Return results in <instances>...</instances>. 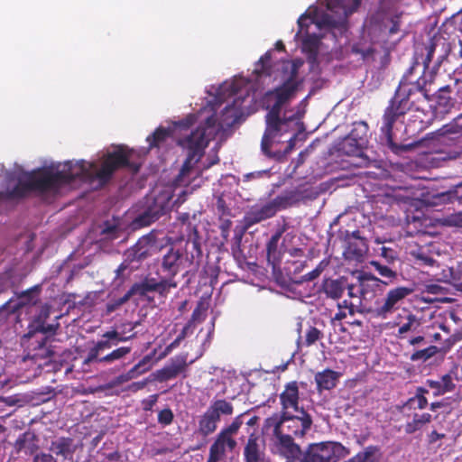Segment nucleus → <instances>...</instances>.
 Here are the masks:
<instances>
[{
  "label": "nucleus",
  "mask_w": 462,
  "mask_h": 462,
  "mask_svg": "<svg viewBox=\"0 0 462 462\" xmlns=\"http://www.w3.org/2000/svg\"><path fill=\"white\" fill-rule=\"evenodd\" d=\"M259 441L260 437L257 434L252 433L249 435L244 448L245 462H263L264 454Z\"/></svg>",
  "instance_id": "4be33fe9"
},
{
  "label": "nucleus",
  "mask_w": 462,
  "mask_h": 462,
  "mask_svg": "<svg viewBox=\"0 0 462 462\" xmlns=\"http://www.w3.org/2000/svg\"><path fill=\"white\" fill-rule=\"evenodd\" d=\"M189 232L187 236V243H186V254L188 255V253L190 254L189 260H192V265H194V260L196 258H200L202 256V249H201V240L202 237L200 236L199 230L197 226H191L189 225Z\"/></svg>",
  "instance_id": "b1692460"
},
{
  "label": "nucleus",
  "mask_w": 462,
  "mask_h": 462,
  "mask_svg": "<svg viewBox=\"0 0 462 462\" xmlns=\"http://www.w3.org/2000/svg\"><path fill=\"white\" fill-rule=\"evenodd\" d=\"M150 361V356H144L141 361H139L135 365H134L126 374L118 375L114 384H120L125 383L137 375L146 372L149 368L143 367Z\"/></svg>",
  "instance_id": "2f4dec72"
},
{
  "label": "nucleus",
  "mask_w": 462,
  "mask_h": 462,
  "mask_svg": "<svg viewBox=\"0 0 462 462\" xmlns=\"http://www.w3.org/2000/svg\"><path fill=\"white\" fill-rule=\"evenodd\" d=\"M412 255L423 265L434 266L436 263V260L433 257L422 252L421 250L412 253Z\"/></svg>",
  "instance_id": "052dcab7"
},
{
  "label": "nucleus",
  "mask_w": 462,
  "mask_h": 462,
  "mask_svg": "<svg viewBox=\"0 0 462 462\" xmlns=\"http://www.w3.org/2000/svg\"><path fill=\"white\" fill-rule=\"evenodd\" d=\"M298 412L299 415H291L289 411H282L279 420L272 418L268 421L270 424L271 421L274 422L273 428L277 431L282 430L286 434L301 438L310 429L312 418L303 408Z\"/></svg>",
  "instance_id": "423d86ee"
},
{
  "label": "nucleus",
  "mask_w": 462,
  "mask_h": 462,
  "mask_svg": "<svg viewBox=\"0 0 462 462\" xmlns=\"http://www.w3.org/2000/svg\"><path fill=\"white\" fill-rule=\"evenodd\" d=\"M441 350L442 349L438 347L437 346H430L424 349L417 350L414 353H412L410 359L413 362H416V361L426 362L430 358L433 357L438 353H439Z\"/></svg>",
  "instance_id": "37998d69"
},
{
  "label": "nucleus",
  "mask_w": 462,
  "mask_h": 462,
  "mask_svg": "<svg viewBox=\"0 0 462 462\" xmlns=\"http://www.w3.org/2000/svg\"><path fill=\"white\" fill-rule=\"evenodd\" d=\"M208 410L220 420L221 415L230 416L233 414L234 406L225 399H217L210 403Z\"/></svg>",
  "instance_id": "473e14b6"
},
{
  "label": "nucleus",
  "mask_w": 462,
  "mask_h": 462,
  "mask_svg": "<svg viewBox=\"0 0 462 462\" xmlns=\"http://www.w3.org/2000/svg\"><path fill=\"white\" fill-rule=\"evenodd\" d=\"M345 241L346 242V253L352 258L359 259L368 250L367 240L360 236L359 230H355L352 233L346 232Z\"/></svg>",
  "instance_id": "dca6fc26"
},
{
  "label": "nucleus",
  "mask_w": 462,
  "mask_h": 462,
  "mask_svg": "<svg viewBox=\"0 0 462 462\" xmlns=\"http://www.w3.org/2000/svg\"><path fill=\"white\" fill-rule=\"evenodd\" d=\"M450 284L459 292L462 293V273H458V267L456 265L449 269Z\"/></svg>",
  "instance_id": "6e6d98bb"
},
{
  "label": "nucleus",
  "mask_w": 462,
  "mask_h": 462,
  "mask_svg": "<svg viewBox=\"0 0 462 462\" xmlns=\"http://www.w3.org/2000/svg\"><path fill=\"white\" fill-rule=\"evenodd\" d=\"M366 126L367 125L365 123H362L359 125V127L362 128L361 131L358 127H355L354 129H352V131L349 133V134L347 135V137H353L354 139H356V141H362V143H365L366 142V139H365V135H366Z\"/></svg>",
  "instance_id": "4d7b16f0"
},
{
  "label": "nucleus",
  "mask_w": 462,
  "mask_h": 462,
  "mask_svg": "<svg viewBox=\"0 0 462 462\" xmlns=\"http://www.w3.org/2000/svg\"><path fill=\"white\" fill-rule=\"evenodd\" d=\"M410 85H413V79H409V74L403 75L394 95L398 99L403 98V101L408 103L409 111L411 109L419 110L420 103L431 100V95L415 94L413 90L411 91V95H407L406 91H403V88H405V90H407V88H410Z\"/></svg>",
  "instance_id": "ddd939ff"
},
{
  "label": "nucleus",
  "mask_w": 462,
  "mask_h": 462,
  "mask_svg": "<svg viewBox=\"0 0 462 462\" xmlns=\"http://www.w3.org/2000/svg\"><path fill=\"white\" fill-rule=\"evenodd\" d=\"M402 99H398L395 95L392 97L389 105L384 109L383 122L380 127L381 138L385 141L386 145L392 152L398 153L406 151V146L398 144L393 141V125L397 122L403 123L405 115L409 111V105Z\"/></svg>",
  "instance_id": "20e7f679"
},
{
  "label": "nucleus",
  "mask_w": 462,
  "mask_h": 462,
  "mask_svg": "<svg viewBox=\"0 0 462 462\" xmlns=\"http://www.w3.org/2000/svg\"><path fill=\"white\" fill-rule=\"evenodd\" d=\"M346 288L347 280L346 278H325L319 291L325 294L328 299L337 300L343 296Z\"/></svg>",
  "instance_id": "f3484780"
},
{
  "label": "nucleus",
  "mask_w": 462,
  "mask_h": 462,
  "mask_svg": "<svg viewBox=\"0 0 462 462\" xmlns=\"http://www.w3.org/2000/svg\"><path fill=\"white\" fill-rule=\"evenodd\" d=\"M208 143L209 139L206 136L202 128L191 131L189 134L178 140L177 143L188 151V156L181 166L179 178H184L190 173L194 165L203 156Z\"/></svg>",
  "instance_id": "39448f33"
},
{
  "label": "nucleus",
  "mask_w": 462,
  "mask_h": 462,
  "mask_svg": "<svg viewBox=\"0 0 462 462\" xmlns=\"http://www.w3.org/2000/svg\"><path fill=\"white\" fill-rule=\"evenodd\" d=\"M132 297V293H130V290L126 291V293L120 298L111 299L106 305V313L111 314L114 311L117 310L121 308L125 303H126L130 298Z\"/></svg>",
  "instance_id": "8fccbe9b"
},
{
  "label": "nucleus",
  "mask_w": 462,
  "mask_h": 462,
  "mask_svg": "<svg viewBox=\"0 0 462 462\" xmlns=\"http://www.w3.org/2000/svg\"><path fill=\"white\" fill-rule=\"evenodd\" d=\"M167 210L168 202L156 199L152 205L149 206L142 214L136 217L134 224L138 227L148 226L165 215Z\"/></svg>",
  "instance_id": "2eb2a0df"
},
{
  "label": "nucleus",
  "mask_w": 462,
  "mask_h": 462,
  "mask_svg": "<svg viewBox=\"0 0 462 462\" xmlns=\"http://www.w3.org/2000/svg\"><path fill=\"white\" fill-rule=\"evenodd\" d=\"M156 279L145 278L141 282L134 283L130 290L132 296L139 295L141 297L146 296L148 292H155Z\"/></svg>",
  "instance_id": "e433bc0d"
},
{
  "label": "nucleus",
  "mask_w": 462,
  "mask_h": 462,
  "mask_svg": "<svg viewBox=\"0 0 462 462\" xmlns=\"http://www.w3.org/2000/svg\"><path fill=\"white\" fill-rule=\"evenodd\" d=\"M260 208L267 219L274 217L276 215V213L278 211H280V209L278 208V207L273 199L262 205L260 207Z\"/></svg>",
  "instance_id": "bf43d9fd"
},
{
  "label": "nucleus",
  "mask_w": 462,
  "mask_h": 462,
  "mask_svg": "<svg viewBox=\"0 0 462 462\" xmlns=\"http://www.w3.org/2000/svg\"><path fill=\"white\" fill-rule=\"evenodd\" d=\"M131 351H132L131 346L118 347V348L113 350L112 352H110L109 354L106 355L105 356L100 357V359L98 360V363H107V364L113 363L116 360L124 358L125 356L130 354Z\"/></svg>",
  "instance_id": "49530a36"
},
{
  "label": "nucleus",
  "mask_w": 462,
  "mask_h": 462,
  "mask_svg": "<svg viewBox=\"0 0 462 462\" xmlns=\"http://www.w3.org/2000/svg\"><path fill=\"white\" fill-rule=\"evenodd\" d=\"M159 395L157 393L150 395L148 398L142 401V408L144 411H152L153 406L158 401Z\"/></svg>",
  "instance_id": "338daca9"
},
{
  "label": "nucleus",
  "mask_w": 462,
  "mask_h": 462,
  "mask_svg": "<svg viewBox=\"0 0 462 462\" xmlns=\"http://www.w3.org/2000/svg\"><path fill=\"white\" fill-rule=\"evenodd\" d=\"M173 279L174 278L172 277L165 275V278L161 281L156 280L155 292H157L161 297H167L171 289H175L178 285Z\"/></svg>",
  "instance_id": "a18cd8bd"
},
{
  "label": "nucleus",
  "mask_w": 462,
  "mask_h": 462,
  "mask_svg": "<svg viewBox=\"0 0 462 462\" xmlns=\"http://www.w3.org/2000/svg\"><path fill=\"white\" fill-rule=\"evenodd\" d=\"M299 387L297 382L293 381L285 385L284 391L280 394V402L282 411H300L299 409Z\"/></svg>",
  "instance_id": "6ab92c4d"
},
{
  "label": "nucleus",
  "mask_w": 462,
  "mask_h": 462,
  "mask_svg": "<svg viewBox=\"0 0 462 462\" xmlns=\"http://www.w3.org/2000/svg\"><path fill=\"white\" fill-rule=\"evenodd\" d=\"M285 70H290L289 77L283 81V83L272 89L268 90L263 97V103L268 113L265 116V131L261 141L262 152L268 157H273L271 147L273 140L278 135H282L283 132L287 130L284 128L287 125L299 118L300 116H283L281 117V111L282 106L292 99L298 88L301 83L298 79L299 68L294 62H286L283 66Z\"/></svg>",
  "instance_id": "f03ea898"
},
{
  "label": "nucleus",
  "mask_w": 462,
  "mask_h": 462,
  "mask_svg": "<svg viewBox=\"0 0 462 462\" xmlns=\"http://www.w3.org/2000/svg\"><path fill=\"white\" fill-rule=\"evenodd\" d=\"M243 414L236 416L232 423L228 425L226 428L223 429L218 434L217 437L221 438L225 441H226V446L229 450H233L236 447V441L232 438L234 434H236L238 430L243 424L242 421Z\"/></svg>",
  "instance_id": "bb28decb"
},
{
  "label": "nucleus",
  "mask_w": 462,
  "mask_h": 462,
  "mask_svg": "<svg viewBox=\"0 0 462 462\" xmlns=\"http://www.w3.org/2000/svg\"><path fill=\"white\" fill-rule=\"evenodd\" d=\"M320 43V38L313 33L307 34L302 40V51L310 57L315 58L318 55Z\"/></svg>",
  "instance_id": "ea45409f"
},
{
  "label": "nucleus",
  "mask_w": 462,
  "mask_h": 462,
  "mask_svg": "<svg viewBox=\"0 0 462 462\" xmlns=\"http://www.w3.org/2000/svg\"><path fill=\"white\" fill-rule=\"evenodd\" d=\"M327 263L325 261H321L317 267L312 270L310 273H307L306 274L300 276L299 279L296 277H291V281L295 283L300 284L305 282H311L317 279L324 271L325 267L327 266Z\"/></svg>",
  "instance_id": "de8ad7c7"
},
{
  "label": "nucleus",
  "mask_w": 462,
  "mask_h": 462,
  "mask_svg": "<svg viewBox=\"0 0 462 462\" xmlns=\"http://www.w3.org/2000/svg\"><path fill=\"white\" fill-rule=\"evenodd\" d=\"M133 150L125 145H118L112 152L103 155L98 168L95 162L68 161L58 167H41L25 172L15 186L5 192L0 191V199H21L29 196L38 198L45 203H51L58 197L63 186L74 180H97L101 185L110 181L114 173L123 168H129L137 173L140 165L131 162Z\"/></svg>",
  "instance_id": "f257e3e1"
},
{
  "label": "nucleus",
  "mask_w": 462,
  "mask_h": 462,
  "mask_svg": "<svg viewBox=\"0 0 462 462\" xmlns=\"http://www.w3.org/2000/svg\"><path fill=\"white\" fill-rule=\"evenodd\" d=\"M171 131L169 128L162 126L158 127L152 134L147 136L146 141L149 143V148H160L171 137Z\"/></svg>",
  "instance_id": "c9c22d12"
},
{
  "label": "nucleus",
  "mask_w": 462,
  "mask_h": 462,
  "mask_svg": "<svg viewBox=\"0 0 462 462\" xmlns=\"http://www.w3.org/2000/svg\"><path fill=\"white\" fill-rule=\"evenodd\" d=\"M49 450L56 457H60L63 461L70 460L76 452L74 439L69 437H59L51 442Z\"/></svg>",
  "instance_id": "a211bd4d"
},
{
  "label": "nucleus",
  "mask_w": 462,
  "mask_h": 462,
  "mask_svg": "<svg viewBox=\"0 0 462 462\" xmlns=\"http://www.w3.org/2000/svg\"><path fill=\"white\" fill-rule=\"evenodd\" d=\"M206 311L207 308L204 306L203 302L199 301L194 309L189 322L194 326L196 323L203 322L206 319Z\"/></svg>",
  "instance_id": "864d4df0"
},
{
  "label": "nucleus",
  "mask_w": 462,
  "mask_h": 462,
  "mask_svg": "<svg viewBox=\"0 0 462 462\" xmlns=\"http://www.w3.org/2000/svg\"><path fill=\"white\" fill-rule=\"evenodd\" d=\"M173 418V412L170 408L163 409L158 413V422L162 425H170Z\"/></svg>",
  "instance_id": "e2e57ef3"
},
{
  "label": "nucleus",
  "mask_w": 462,
  "mask_h": 462,
  "mask_svg": "<svg viewBox=\"0 0 462 462\" xmlns=\"http://www.w3.org/2000/svg\"><path fill=\"white\" fill-rule=\"evenodd\" d=\"M49 316V310L42 309L41 314L37 319L34 320V324L30 327L29 331H33L37 335L42 334L46 336L47 333L55 334L56 328L58 326L54 325H46L43 320L41 319H47Z\"/></svg>",
  "instance_id": "f704fd0d"
},
{
  "label": "nucleus",
  "mask_w": 462,
  "mask_h": 462,
  "mask_svg": "<svg viewBox=\"0 0 462 462\" xmlns=\"http://www.w3.org/2000/svg\"><path fill=\"white\" fill-rule=\"evenodd\" d=\"M283 234V229L277 230L269 239L266 245L267 261L275 267L281 262V253L278 250L279 241Z\"/></svg>",
  "instance_id": "a878e982"
},
{
  "label": "nucleus",
  "mask_w": 462,
  "mask_h": 462,
  "mask_svg": "<svg viewBox=\"0 0 462 462\" xmlns=\"http://www.w3.org/2000/svg\"><path fill=\"white\" fill-rule=\"evenodd\" d=\"M357 454L363 462H379L381 457L380 448L374 445L367 446L364 451Z\"/></svg>",
  "instance_id": "09e8293b"
},
{
  "label": "nucleus",
  "mask_w": 462,
  "mask_h": 462,
  "mask_svg": "<svg viewBox=\"0 0 462 462\" xmlns=\"http://www.w3.org/2000/svg\"><path fill=\"white\" fill-rule=\"evenodd\" d=\"M273 435L278 439L280 446L284 448L290 456L296 457L301 453L300 446L293 441L294 436L286 434L282 430L277 431L275 428H273Z\"/></svg>",
  "instance_id": "c85d7f7f"
},
{
  "label": "nucleus",
  "mask_w": 462,
  "mask_h": 462,
  "mask_svg": "<svg viewBox=\"0 0 462 462\" xmlns=\"http://www.w3.org/2000/svg\"><path fill=\"white\" fill-rule=\"evenodd\" d=\"M33 462H57V459L51 453H39L34 456Z\"/></svg>",
  "instance_id": "774afa93"
},
{
  "label": "nucleus",
  "mask_w": 462,
  "mask_h": 462,
  "mask_svg": "<svg viewBox=\"0 0 462 462\" xmlns=\"http://www.w3.org/2000/svg\"><path fill=\"white\" fill-rule=\"evenodd\" d=\"M352 52L355 54H360L363 59H366L374 53V50L371 46L363 47L361 44H354L352 46Z\"/></svg>",
  "instance_id": "0e129e2a"
},
{
  "label": "nucleus",
  "mask_w": 462,
  "mask_h": 462,
  "mask_svg": "<svg viewBox=\"0 0 462 462\" xmlns=\"http://www.w3.org/2000/svg\"><path fill=\"white\" fill-rule=\"evenodd\" d=\"M428 399L426 397L412 396L409 398L403 404L405 410H424L428 406Z\"/></svg>",
  "instance_id": "3c124183"
},
{
  "label": "nucleus",
  "mask_w": 462,
  "mask_h": 462,
  "mask_svg": "<svg viewBox=\"0 0 462 462\" xmlns=\"http://www.w3.org/2000/svg\"><path fill=\"white\" fill-rule=\"evenodd\" d=\"M413 292V289L405 286H399L390 290L383 299V303L374 310H370L373 317L386 319L399 309L403 300Z\"/></svg>",
  "instance_id": "9d476101"
},
{
  "label": "nucleus",
  "mask_w": 462,
  "mask_h": 462,
  "mask_svg": "<svg viewBox=\"0 0 462 462\" xmlns=\"http://www.w3.org/2000/svg\"><path fill=\"white\" fill-rule=\"evenodd\" d=\"M451 49V43L442 37H433L427 43L416 46L411 65L403 74H409V79H413V85H410V88L406 90L407 95H411L412 89L415 94L432 95L434 89L431 87L437 71ZM403 91L405 92V88Z\"/></svg>",
  "instance_id": "7ed1b4c3"
},
{
  "label": "nucleus",
  "mask_w": 462,
  "mask_h": 462,
  "mask_svg": "<svg viewBox=\"0 0 462 462\" xmlns=\"http://www.w3.org/2000/svg\"><path fill=\"white\" fill-rule=\"evenodd\" d=\"M371 265L381 276L388 278L390 281H393L397 277L396 272L393 271L388 266L383 265L377 261H372Z\"/></svg>",
  "instance_id": "5fc2aeb1"
},
{
  "label": "nucleus",
  "mask_w": 462,
  "mask_h": 462,
  "mask_svg": "<svg viewBox=\"0 0 462 462\" xmlns=\"http://www.w3.org/2000/svg\"><path fill=\"white\" fill-rule=\"evenodd\" d=\"M338 442L326 441L310 444L300 462H336V453L344 449Z\"/></svg>",
  "instance_id": "1a4fd4ad"
},
{
  "label": "nucleus",
  "mask_w": 462,
  "mask_h": 462,
  "mask_svg": "<svg viewBox=\"0 0 462 462\" xmlns=\"http://www.w3.org/2000/svg\"><path fill=\"white\" fill-rule=\"evenodd\" d=\"M380 256L385 259L388 263H393L397 258L396 252L393 248L386 247L384 245L378 249Z\"/></svg>",
  "instance_id": "69168bd1"
},
{
  "label": "nucleus",
  "mask_w": 462,
  "mask_h": 462,
  "mask_svg": "<svg viewBox=\"0 0 462 462\" xmlns=\"http://www.w3.org/2000/svg\"><path fill=\"white\" fill-rule=\"evenodd\" d=\"M346 18L347 13L346 10L343 11V15L339 16L337 19L334 18L332 14H325L321 16L319 25L320 27L337 29L343 32L346 30Z\"/></svg>",
  "instance_id": "7c9ffc66"
},
{
  "label": "nucleus",
  "mask_w": 462,
  "mask_h": 462,
  "mask_svg": "<svg viewBox=\"0 0 462 462\" xmlns=\"http://www.w3.org/2000/svg\"><path fill=\"white\" fill-rule=\"evenodd\" d=\"M340 374L327 368L315 374V382L317 384V391L322 393L323 391H329L335 388L340 377Z\"/></svg>",
  "instance_id": "5701e85b"
},
{
  "label": "nucleus",
  "mask_w": 462,
  "mask_h": 462,
  "mask_svg": "<svg viewBox=\"0 0 462 462\" xmlns=\"http://www.w3.org/2000/svg\"><path fill=\"white\" fill-rule=\"evenodd\" d=\"M380 280L375 278L373 275L364 277L358 281L356 284H349L347 282V295L353 300L358 302L359 300L362 302L363 300L365 299V295L367 294L368 288L370 287V282H373L374 284L377 283Z\"/></svg>",
  "instance_id": "412c9836"
},
{
  "label": "nucleus",
  "mask_w": 462,
  "mask_h": 462,
  "mask_svg": "<svg viewBox=\"0 0 462 462\" xmlns=\"http://www.w3.org/2000/svg\"><path fill=\"white\" fill-rule=\"evenodd\" d=\"M318 192L310 189L294 188L283 190L275 197V201L280 210L293 207L301 201L313 200L317 199Z\"/></svg>",
  "instance_id": "f8f14e48"
},
{
  "label": "nucleus",
  "mask_w": 462,
  "mask_h": 462,
  "mask_svg": "<svg viewBox=\"0 0 462 462\" xmlns=\"http://www.w3.org/2000/svg\"><path fill=\"white\" fill-rule=\"evenodd\" d=\"M272 56L271 51L265 52L254 65V73L256 77H270L273 73L271 65Z\"/></svg>",
  "instance_id": "4c0bfd02"
},
{
  "label": "nucleus",
  "mask_w": 462,
  "mask_h": 462,
  "mask_svg": "<svg viewBox=\"0 0 462 462\" xmlns=\"http://www.w3.org/2000/svg\"><path fill=\"white\" fill-rule=\"evenodd\" d=\"M266 219L267 218L265 217L260 208H252L249 212H247L243 218V224H245V229H249L254 225L258 224Z\"/></svg>",
  "instance_id": "c03bdc74"
},
{
  "label": "nucleus",
  "mask_w": 462,
  "mask_h": 462,
  "mask_svg": "<svg viewBox=\"0 0 462 462\" xmlns=\"http://www.w3.org/2000/svg\"><path fill=\"white\" fill-rule=\"evenodd\" d=\"M192 260L183 253L181 249L170 247L163 254L161 261V269L166 276L174 278L179 273L184 271V274L188 275L192 269Z\"/></svg>",
  "instance_id": "0eeeda50"
},
{
  "label": "nucleus",
  "mask_w": 462,
  "mask_h": 462,
  "mask_svg": "<svg viewBox=\"0 0 462 462\" xmlns=\"http://www.w3.org/2000/svg\"><path fill=\"white\" fill-rule=\"evenodd\" d=\"M220 420L214 416L208 409L199 417L198 424V433L206 438L214 433L217 429V423Z\"/></svg>",
  "instance_id": "393cba45"
},
{
  "label": "nucleus",
  "mask_w": 462,
  "mask_h": 462,
  "mask_svg": "<svg viewBox=\"0 0 462 462\" xmlns=\"http://www.w3.org/2000/svg\"><path fill=\"white\" fill-rule=\"evenodd\" d=\"M37 440L38 439L35 433L28 430L18 437V439L15 440L14 448L17 451L27 448L32 452L38 448V446L36 445Z\"/></svg>",
  "instance_id": "72a5a7b5"
},
{
  "label": "nucleus",
  "mask_w": 462,
  "mask_h": 462,
  "mask_svg": "<svg viewBox=\"0 0 462 462\" xmlns=\"http://www.w3.org/2000/svg\"><path fill=\"white\" fill-rule=\"evenodd\" d=\"M189 364L187 353L176 355L152 374L153 379L158 383L168 382L178 377L185 379L188 376Z\"/></svg>",
  "instance_id": "6e6552de"
},
{
  "label": "nucleus",
  "mask_w": 462,
  "mask_h": 462,
  "mask_svg": "<svg viewBox=\"0 0 462 462\" xmlns=\"http://www.w3.org/2000/svg\"><path fill=\"white\" fill-rule=\"evenodd\" d=\"M286 263L287 273L294 276L299 274L306 267V261H288Z\"/></svg>",
  "instance_id": "13d9d810"
},
{
  "label": "nucleus",
  "mask_w": 462,
  "mask_h": 462,
  "mask_svg": "<svg viewBox=\"0 0 462 462\" xmlns=\"http://www.w3.org/2000/svg\"><path fill=\"white\" fill-rule=\"evenodd\" d=\"M365 144L362 141H356L353 137H346L341 143V150L347 155H359Z\"/></svg>",
  "instance_id": "a19ab883"
},
{
  "label": "nucleus",
  "mask_w": 462,
  "mask_h": 462,
  "mask_svg": "<svg viewBox=\"0 0 462 462\" xmlns=\"http://www.w3.org/2000/svg\"><path fill=\"white\" fill-rule=\"evenodd\" d=\"M42 285H34L25 291L16 293L18 303L14 307L13 311H15L25 305L36 304L38 301V296L41 292Z\"/></svg>",
  "instance_id": "cd10ccee"
},
{
  "label": "nucleus",
  "mask_w": 462,
  "mask_h": 462,
  "mask_svg": "<svg viewBox=\"0 0 462 462\" xmlns=\"http://www.w3.org/2000/svg\"><path fill=\"white\" fill-rule=\"evenodd\" d=\"M411 420L407 421L404 425V431L407 434H413L416 431L421 430L425 425L429 424L432 420V416L430 413L423 412L419 414L414 412L411 414Z\"/></svg>",
  "instance_id": "c756f323"
},
{
  "label": "nucleus",
  "mask_w": 462,
  "mask_h": 462,
  "mask_svg": "<svg viewBox=\"0 0 462 462\" xmlns=\"http://www.w3.org/2000/svg\"><path fill=\"white\" fill-rule=\"evenodd\" d=\"M27 338V355L25 359H32L35 362L41 360H50L54 356V350L51 345H48L49 337L42 334L37 335L33 331H28L24 335Z\"/></svg>",
  "instance_id": "9b49d317"
},
{
  "label": "nucleus",
  "mask_w": 462,
  "mask_h": 462,
  "mask_svg": "<svg viewBox=\"0 0 462 462\" xmlns=\"http://www.w3.org/2000/svg\"><path fill=\"white\" fill-rule=\"evenodd\" d=\"M322 337L323 333L316 327L310 326L306 331L304 345L310 346Z\"/></svg>",
  "instance_id": "603ef678"
},
{
  "label": "nucleus",
  "mask_w": 462,
  "mask_h": 462,
  "mask_svg": "<svg viewBox=\"0 0 462 462\" xmlns=\"http://www.w3.org/2000/svg\"><path fill=\"white\" fill-rule=\"evenodd\" d=\"M150 248L149 239L146 237L140 238L125 252V261L132 263L134 262L140 263L145 260L151 254Z\"/></svg>",
  "instance_id": "aec40b11"
},
{
  "label": "nucleus",
  "mask_w": 462,
  "mask_h": 462,
  "mask_svg": "<svg viewBox=\"0 0 462 462\" xmlns=\"http://www.w3.org/2000/svg\"><path fill=\"white\" fill-rule=\"evenodd\" d=\"M451 87L447 85L438 88L437 91L432 92L431 97H434L435 103L431 105L435 117H443L448 114L455 106V100L451 97Z\"/></svg>",
  "instance_id": "4468645a"
},
{
  "label": "nucleus",
  "mask_w": 462,
  "mask_h": 462,
  "mask_svg": "<svg viewBox=\"0 0 462 462\" xmlns=\"http://www.w3.org/2000/svg\"><path fill=\"white\" fill-rule=\"evenodd\" d=\"M226 441L217 436V439L210 446L209 455L207 462H219L226 453Z\"/></svg>",
  "instance_id": "58836bf2"
},
{
  "label": "nucleus",
  "mask_w": 462,
  "mask_h": 462,
  "mask_svg": "<svg viewBox=\"0 0 462 462\" xmlns=\"http://www.w3.org/2000/svg\"><path fill=\"white\" fill-rule=\"evenodd\" d=\"M134 336H135V334H133L129 337H120L119 333L116 330L113 329V330L106 331V333H104L102 337L107 338L108 340H112L114 342H116V345H117L119 342H124V341H127L129 339L134 338Z\"/></svg>",
  "instance_id": "680f3d73"
},
{
  "label": "nucleus",
  "mask_w": 462,
  "mask_h": 462,
  "mask_svg": "<svg viewBox=\"0 0 462 462\" xmlns=\"http://www.w3.org/2000/svg\"><path fill=\"white\" fill-rule=\"evenodd\" d=\"M420 327V319L414 315L410 313L406 317V321L399 327L398 337L403 338L404 335L410 331H416Z\"/></svg>",
  "instance_id": "79ce46f5"
}]
</instances>
